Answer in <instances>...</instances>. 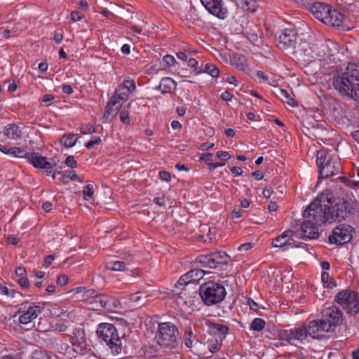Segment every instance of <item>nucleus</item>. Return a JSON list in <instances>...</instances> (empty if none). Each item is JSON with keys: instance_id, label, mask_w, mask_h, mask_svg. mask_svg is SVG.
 <instances>
[{"instance_id": "obj_28", "label": "nucleus", "mask_w": 359, "mask_h": 359, "mask_svg": "<svg viewBox=\"0 0 359 359\" xmlns=\"http://www.w3.org/2000/svg\"><path fill=\"white\" fill-rule=\"evenodd\" d=\"M78 293H83V297L86 301L89 302L90 304L94 303V300L99 294V292L95 290H87L86 287H77L76 288Z\"/></svg>"}, {"instance_id": "obj_14", "label": "nucleus", "mask_w": 359, "mask_h": 359, "mask_svg": "<svg viewBox=\"0 0 359 359\" xmlns=\"http://www.w3.org/2000/svg\"><path fill=\"white\" fill-rule=\"evenodd\" d=\"M297 31L294 27L285 28L281 30L278 36L277 46L281 50H292L295 47Z\"/></svg>"}, {"instance_id": "obj_25", "label": "nucleus", "mask_w": 359, "mask_h": 359, "mask_svg": "<svg viewBox=\"0 0 359 359\" xmlns=\"http://www.w3.org/2000/svg\"><path fill=\"white\" fill-rule=\"evenodd\" d=\"M177 87V83L170 77H163L161 79L159 86L157 89L159 90L163 94L171 93L172 88L175 89Z\"/></svg>"}, {"instance_id": "obj_31", "label": "nucleus", "mask_w": 359, "mask_h": 359, "mask_svg": "<svg viewBox=\"0 0 359 359\" xmlns=\"http://www.w3.org/2000/svg\"><path fill=\"white\" fill-rule=\"evenodd\" d=\"M241 8L246 12L255 13L259 8L256 0H241Z\"/></svg>"}, {"instance_id": "obj_49", "label": "nucleus", "mask_w": 359, "mask_h": 359, "mask_svg": "<svg viewBox=\"0 0 359 359\" xmlns=\"http://www.w3.org/2000/svg\"><path fill=\"white\" fill-rule=\"evenodd\" d=\"M83 17L84 15L79 11H73L70 13V18L73 22L81 20Z\"/></svg>"}, {"instance_id": "obj_41", "label": "nucleus", "mask_w": 359, "mask_h": 359, "mask_svg": "<svg viewBox=\"0 0 359 359\" xmlns=\"http://www.w3.org/2000/svg\"><path fill=\"white\" fill-rule=\"evenodd\" d=\"M0 292L2 294H5L6 296L11 297H15L16 296H22V294L20 292H18L13 289H8L7 287L0 285Z\"/></svg>"}, {"instance_id": "obj_5", "label": "nucleus", "mask_w": 359, "mask_h": 359, "mask_svg": "<svg viewBox=\"0 0 359 359\" xmlns=\"http://www.w3.org/2000/svg\"><path fill=\"white\" fill-rule=\"evenodd\" d=\"M316 164L319 173L318 180L332 177L341 170L340 162L325 150L317 151Z\"/></svg>"}, {"instance_id": "obj_20", "label": "nucleus", "mask_w": 359, "mask_h": 359, "mask_svg": "<svg viewBox=\"0 0 359 359\" xmlns=\"http://www.w3.org/2000/svg\"><path fill=\"white\" fill-rule=\"evenodd\" d=\"M124 98L125 97H116V95H113L105 107L103 118H107L110 115L112 117H115L117 115L118 110L121 109V104L119 103L120 100H123Z\"/></svg>"}, {"instance_id": "obj_45", "label": "nucleus", "mask_w": 359, "mask_h": 359, "mask_svg": "<svg viewBox=\"0 0 359 359\" xmlns=\"http://www.w3.org/2000/svg\"><path fill=\"white\" fill-rule=\"evenodd\" d=\"M15 155H14L15 157L18 158H25L27 160L29 158V155L31 154V152H27L24 148L20 147H15Z\"/></svg>"}, {"instance_id": "obj_39", "label": "nucleus", "mask_w": 359, "mask_h": 359, "mask_svg": "<svg viewBox=\"0 0 359 359\" xmlns=\"http://www.w3.org/2000/svg\"><path fill=\"white\" fill-rule=\"evenodd\" d=\"M32 359H50V356L46 350L36 349L32 353Z\"/></svg>"}, {"instance_id": "obj_15", "label": "nucleus", "mask_w": 359, "mask_h": 359, "mask_svg": "<svg viewBox=\"0 0 359 359\" xmlns=\"http://www.w3.org/2000/svg\"><path fill=\"white\" fill-rule=\"evenodd\" d=\"M309 335L313 339H323L326 337L325 333L332 332L325 321L320 319L313 320L306 325Z\"/></svg>"}, {"instance_id": "obj_38", "label": "nucleus", "mask_w": 359, "mask_h": 359, "mask_svg": "<svg viewBox=\"0 0 359 359\" xmlns=\"http://www.w3.org/2000/svg\"><path fill=\"white\" fill-rule=\"evenodd\" d=\"M222 344V339H218L217 338L211 339L208 344V349L212 353H217L221 348Z\"/></svg>"}, {"instance_id": "obj_33", "label": "nucleus", "mask_w": 359, "mask_h": 359, "mask_svg": "<svg viewBox=\"0 0 359 359\" xmlns=\"http://www.w3.org/2000/svg\"><path fill=\"white\" fill-rule=\"evenodd\" d=\"M278 96L283 99L284 102L287 103L292 107H296L298 104L297 102L285 89H279Z\"/></svg>"}, {"instance_id": "obj_13", "label": "nucleus", "mask_w": 359, "mask_h": 359, "mask_svg": "<svg viewBox=\"0 0 359 359\" xmlns=\"http://www.w3.org/2000/svg\"><path fill=\"white\" fill-rule=\"evenodd\" d=\"M321 318L325 321L327 325L332 332L340 326L344 321L343 314L341 310L336 306H332L325 309L321 312Z\"/></svg>"}, {"instance_id": "obj_36", "label": "nucleus", "mask_w": 359, "mask_h": 359, "mask_svg": "<svg viewBox=\"0 0 359 359\" xmlns=\"http://www.w3.org/2000/svg\"><path fill=\"white\" fill-rule=\"evenodd\" d=\"M123 88L127 90V92L124 93V95L126 97H128V95L136 89L134 80L130 79L128 77L125 79L123 82Z\"/></svg>"}, {"instance_id": "obj_1", "label": "nucleus", "mask_w": 359, "mask_h": 359, "mask_svg": "<svg viewBox=\"0 0 359 359\" xmlns=\"http://www.w3.org/2000/svg\"><path fill=\"white\" fill-rule=\"evenodd\" d=\"M359 212V203L353 196L346 194L334 196L326 189L318 195L303 213L304 222L301 225V238L317 239L318 226L326 222H353Z\"/></svg>"}, {"instance_id": "obj_29", "label": "nucleus", "mask_w": 359, "mask_h": 359, "mask_svg": "<svg viewBox=\"0 0 359 359\" xmlns=\"http://www.w3.org/2000/svg\"><path fill=\"white\" fill-rule=\"evenodd\" d=\"M184 343L187 347L191 348L194 344H197L198 340L194 335L191 327H187L184 334Z\"/></svg>"}, {"instance_id": "obj_47", "label": "nucleus", "mask_w": 359, "mask_h": 359, "mask_svg": "<svg viewBox=\"0 0 359 359\" xmlns=\"http://www.w3.org/2000/svg\"><path fill=\"white\" fill-rule=\"evenodd\" d=\"M74 336L71 337V339H82V338L86 337L85 331L82 328H76L73 332Z\"/></svg>"}, {"instance_id": "obj_64", "label": "nucleus", "mask_w": 359, "mask_h": 359, "mask_svg": "<svg viewBox=\"0 0 359 359\" xmlns=\"http://www.w3.org/2000/svg\"><path fill=\"white\" fill-rule=\"evenodd\" d=\"M273 191L271 187H265L262 191L263 196L266 198H270Z\"/></svg>"}, {"instance_id": "obj_6", "label": "nucleus", "mask_w": 359, "mask_h": 359, "mask_svg": "<svg viewBox=\"0 0 359 359\" xmlns=\"http://www.w3.org/2000/svg\"><path fill=\"white\" fill-rule=\"evenodd\" d=\"M179 335L178 328L175 324L165 322L158 324L156 339L159 346L172 349L177 346Z\"/></svg>"}, {"instance_id": "obj_2", "label": "nucleus", "mask_w": 359, "mask_h": 359, "mask_svg": "<svg viewBox=\"0 0 359 359\" xmlns=\"http://www.w3.org/2000/svg\"><path fill=\"white\" fill-rule=\"evenodd\" d=\"M130 332L128 323L126 320L121 319L116 325L109 323L98 324L96 334L97 338L104 341L113 355L131 353V349L128 346L127 342L129 336L124 332Z\"/></svg>"}, {"instance_id": "obj_4", "label": "nucleus", "mask_w": 359, "mask_h": 359, "mask_svg": "<svg viewBox=\"0 0 359 359\" xmlns=\"http://www.w3.org/2000/svg\"><path fill=\"white\" fill-rule=\"evenodd\" d=\"M198 291L202 302L208 306L222 302L226 296L224 286L214 280H209L201 284Z\"/></svg>"}, {"instance_id": "obj_43", "label": "nucleus", "mask_w": 359, "mask_h": 359, "mask_svg": "<svg viewBox=\"0 0 359 359\" xmlns=\"http://www.w3.org/2000/svg\"><path fill=\"white\" fill-rule=\"evenodd\" d=\"M80 132L82 135L93 134L97 133V128L90 124L83 125L80 128Z\"/></svg>"}, {"instance_id": "obj_48", "label": "nucleus", "mask_w": 359, "mask_h": 359, "mask_svg": "<svg viewBox=\"0 0 359 359\" xmlns=\"http://www.w3.org/2000/svg\"><path fill=\"white\" fill-rule=\"evenodd\" d=\"M65 163L71 168H76L78 166L77 162L73 156H68L65 161Z\"/></svg>"}, {"instance_id": "obj_17", "label": "nucleus", "mask_w": 359, "mask_h": 359, "mask_svg": "<svg viewBox=\"0 0 359 359\" xmlns=\"http://www.w3.org/2000/svg\"><path fill=\"white\" fill-rule=\"evenodd\" d=\"M29 156L27 161L36 168L50 169L55 165V163L48 161L46 157L38 152H31Z\"/></svg>"}, {"instance_id": "obj_12", "label": "nucleus", "mask_w": 359, "mask_h": 359, "mask_svg": "<svg viewBox=\"0 0 359 359\" xmlns=\"http://www.w3.org/2000/svg\"><path fill=\"white\" fill-rule=\"evenodd\" d=\"M325 18L324 24L336 27L341 31H348L352 27L348 25V18L337 9H332V7Z\"/></svg>"}, {"instance_id": "obj_11", "label": "nucleus", "mask_w": 359, "mask_h": 359, "mask_svg": "<svg viewBox=\"0 0 359 359\" xmlns=\"http://www.w3.org/2000/svg\"><path fill=\"white\" fill-rule=\"evenodd\" d=\"M354 229L349 224H343L335 227L332 231V234L328 237L329 242L331 244L343 245L348 243L353 238V231Z\"/></svg>"}, {"instance_id": "obj_35", "label": "nucleus", "mask_w": 359, "mask_h": 359, "mask_svg": "<svg viewBox=\"0 0 359 359\" xmlns=\"http://www.w3.org/2000/svg\"><path fill=\"white\" fill-rule=\"evenodd\" d=\"M126 266V263L121 261L110 262L107 264V269L111 271H125Z\"/></svg>"}, {"instance_id": "obj_53", "label": "nucleus", "mask_w": 359, "mask_h": 359, "mask_svg": "<svg viewBox=\"0 0 359 359\" xmlns=\"http://www.w3.org/2000/svg\"><path fill=\"white\" fill-rule=\"evenodd\" d=\"M69 278L66 275H60L57 278V284L60 286L66 285L68 283Z\"/></svg>"}, {"instance_id": "obj_42", "label": "nucleus", "mask_w": 359, "mask_h": 359, "mask_svg": "<svg viewBox=\"0 0 359 359\" xmlns=\"http://www.w3.org/2000/svg\"><path fill=\"white\" fill-rule=\"evenodd\" d=\"M272 245L274 248H282L283 251L287 250V240H283L279 235L273 240Z\"/></svg>"}, {"instance_id": "obj_52", "label": "nucleus", "mask_w": 359, "mask_h": 359, "mask_svg": "<svg viewBox=\"0 0 359 359\" xmlns=\"http://www.w3.org/2000/svg\"><path fill=\"white\" fill-rule=\"evenodd\" d=\"M163 61L169 67L177 63L175 57L171 55H166L163 57Z\"/></svg>"}, {"instance_id": "obj_63", "label": "nucleus", "mask_w": 359, "mask_h": 359, "mask_svg": "<svg viewBox=\"0 0 359 359\" xmlns=\"http://www.w3.org/2000/svg\"><path fill=\"white\" fill-rule=\"evenodd\" d=\"M55 259V255H50L46 257L45 261H44V266L48 267Z\"/></svg>"}, {"instance_id": "obj_62", "label": "nucleus", "mask_w": 359, "mask_h": 359, "mask_svg": "<svg viewBox=\"0 0 359 359\" xmlns=\"http://www.w3.org/2000/svg\"><path fill=\"white\" fill-rule=\"evenodd\" d=\"M26 273V270L22 266H18L15 269V274L17 277L23 278Z\"/></svg>"}, {"instance_id": "obj_61", "label": "nucleus", "mask_w": 359, "mask_h": 359, "mask_svg": "<svg viewBox=\"0 0 359 359\" xmlns=\"http://www.w3.org/2000/svg\"><path fill=\"white\" fill-rule=\"evenodd\" d=\"M188 65L191 67L194 68V72L196 74V70H199L200 68L197 67L198 61L195 58H190L188 61Z\"/></svg>"}, {"instance_id": "obj_46", "label": "nucleus", "mask_w": 359, "mask_h": 359, "mask_svg": "<svg viewBox=\"0 0 359 359\" xmlns=\"http://www.w3.org/2000/svg\"><path fill=\"white\" fill-rule=\"evenodd\" d=\"M120 120L121 121L124 123V124H127V125H129L130 123V117H129V112L128 110H126L125 108H123L121 111H120Z\"/></svg>"}, {"instance_id": "obj_19", "label": "nucleus", "mask_w": 359, "mask_h": 359, "mask_svg": "<svg viewBox=\"0 0 359 359\" xmlns=\"http://www.w3.org/2000/svg\"><path fill=\"white\" fill-rule=\"evenodd\" d=\"M330 8V5L321 2H315L311 5L309 11L316 18L323 22Z\"/></svg>"}, {"instance_id": "obj_54", "label": "nucleus", "mask_w": 359, "mask_h": 359, "mask_svg": "<svg viewBox=\"0 0 359 359\" xmlns=\"http://www.w3.org/2000/svg\"><path fill=\"white\" fill-rule=\"evenodd\" d=\"M0 151L6 154L13 155V156L15 155V147L8 149L5 145L0 144Z\"/></svg>"}, {"instance_id": "obj_58", "label": "nucleus", "mask_w": 359, "mask_h": 359, "mask_svg": "<svg viewBox=\"0 0 359 359\" xmlns=\"http://www.w3.org/2000/svg\"><path fill=\"white\" fill-rule=\"evenodd\" d=\"M233 97V95L229 91H225L221 95V98L226 102L231 101Z\"/></svg>"}, {"instance_id": "obj_8", "label": "nucleus", "mask_w": 359, "mask_h": 359, "mask_svg": "<svg viewBox=\"0 0 359 359\" xmlns=\"http://www.w3.org/2000/svg\"><path fill=\"white\" fill-rule=\"evenodd\" d=\"M273 336L277 337L281 341H285L291 345L299 346L304 344L307 339L309 332L306 328V324L303 323L299 327H294L290 330H278Z\"/></svg>"}, {"instance_id": "obj_18", "label": "nucleus", "mask_w": 359, "mask_h": 359, "mask_svg": "<svg viewBox=\"0 0 359 359\" xmlns=\"http://www.w3.org/2000/svg\"><path fill=\"white\" fill-rule=\"evenodd\" d=\"M207 325L208 327L209 333L211 335L216 336L218 339H222V341L226 338L230 330L226 325L212 321H208L207 323Z\"/></svg>"}, {"instance_id": "obj_57", "label": "nucleus", "mask_w": 359, "mask_h": 359, "mask_svg": "<svg viewBox=\"0 0 359 359\" xmlns=\"http://www.w3.org/2000/svg\"><path fill=\"white\" fill-rule=\"evenodd\" d=\"M294 232L292 230L288 229L285 231L283 233L280 235V236L283 240H287L286 238H290L293 235Z\"/></svg>"}, {"instance_id": "obj_34", "label": "nucleus", "mask_w": 359, "mask_h": 359, "mask_svg": "<svg viewBox=\"0 0 359 359\" xmlns=\"http://www.w3.org/2000/svg\"><path fill=\"white\" fill-rule=\"evenodd\" d=\"M209 271L202 269H194L187 272L192 282H195L201 279L205 273H209Z\"/></svg>"}, {"instance_id": "obj_55", "label": "nucleus", "mask_w": 359, "mask_h": 359, "mask_svg": "<svg viewBox=\"0 0 359 359\" xmlns=\"http://www.w3.org/2000/svg\"><path fill=\"white\" fill-rule=\"evenodd\" d=\"M6 241L9 245H16L19 242V238L13 235H10L8 236Z\"/></svg>"}, {"instance_id": "obj_40", "label": "nucleus", "mask_w": 359, "mask_h": 359, "mask_svg": "<svg viewBox=\"0 0 359 359\" xmlns=\"http://www.w3.org/2000/svg\"><path fill=\"white\" fill-rule=\"evenodd\" d=\"M192 283L189 274L186 273L185 274L182 275L177 283L175 284V287L178 289H183V287L187 285V284Z\"/></svg>"}, {"instance_id": "obj_3", "label": "nucleus", "mask_w": 359, "mask_h": 359, "mask_svg": "<svg viewBox=\"0 0 359 359\" xmlns=\"http://www.w3.org/2000/svg\"><path fill=\"white\" fill-rule=\"evenodd\" d=\"M332 84L341 95L358 100L356 90L359 88V65L350 64L345 72L337 70L333 76Z\"/></svg>"}, {"instance_id": "obj_7", "label": "nucleus", "mask_w": 359, "mask_h": 359, "mask_svg": "<svg viewBox=\"0 0 359 359\" xmlns=\"http://www.w3.org/2000/svg\"><path fill=\"white\" fill-rule=\"evenodd\" d=\"M231 261V257L225 252L218 251L197 256L194 264L209 269H222Z\"/></svg>"}, {"instance_id": "obj_9", "label": "nucleus", "mask_w": 359, "mask_h": 359, "mask_svg": "<svg viewBox=\"0 0 359 359\" xmlns=\"http://www.w3.org/2000/svg\"><path fill=\"white\" fill-rule=\"evenodd\" d=\"M334 302L339 304L350 316H355L359 312V299L353 291L346 289L340 291L334 297Z\"/></svg>"}, {"instance_id": "obj_24", "label": "nucleus", "mask_w": 359, "mask_h": 359, "mask_svg": "<svg viewBox=\"0 0 359 359\" xmlns=\"http://www.w3.org/2000/svg\"><path fill=\"white\" fill-rule=\"evenodd\" d=\"M72 348L76 353L84 355L88 353L90 350V346L87 344L86 337L82 339H70Z\"/></svg>"}, {"instance_id": "obj_22", "label": "nucleus", "mask_w": 359, "mask_h": 359, "mask_svg": "<svg viewBox=\"0 0 359 359\" xmlns=\"http://www.w3.org/2000/svg\"><path fill=\"white\" fill-rule=\"evenodd\" d=\"M230 63L241 71H245L248 68V60L242 54L233 53L230 57Z\"/></svg>"}, {"instance_id": "obj_30", "label": "nucleus", "mask_w": 359, "mask_h": 359, "mask_svg": "<svg viewBox=\"0 0 359 359\" xmlns=\"http://www.w3.org/2000/svg\"><path fill=\"white\" fill-rule=\"evenodd\" d=\"M76 135L74 133L65 134L60 138V142L66 148L72 147L78 140V137H76Z\"/></svg>"}, {"instance_id": "obj_56", "label": "nucleus", "mask_w": 359, "mask_h": 359, "mask_svg": "<svg viewBox=\"0 0 359 359\" xmlns=\"http://www.w3.org/2000/svg\"><path fill=\"white\" fill-rule=\"evenodd\" d=\"M17 281L22 287L27 288L29 286V280L26 277L20 278Z\"/></svg>"}, {"instance_id": "obj_23", "label": "nucleus", "mask_w": 359, "mask_h": 359, "mask_svg": "<svg viewBox=\"0 0 359 359\" xmlns=\"http://www.w3.org/2000/svg\"><path fill=\"white\" fill-rule=\"evenodd\" d=\"M313 53L320 59H326L332 55L331 49L327 43H319L313 45Z\"/></svg>"}, {"instance_id": "obj_51", "label": "nucleus", "mask_w": 359, "mask_h": 359, "mask_svg": "<svg viewBox=\"0 0 359 359\" xmlns=\"http://www.w3.org/2000/svg\"><path fill=\"white\" fill-rule=\"evenodd\" d=\"M217 157L220 159L221 161H228L231 158V155L228 151H219L216 154Z\"/></svg>"}, {"instance_id": "obj_44", "label": "nucleus", "mask_w": 359, "mask_h": 359, "mask_svg": "<svg viewBox=\"0 0 359 359\" xmlns=\"http://www.w3.org/2000/svg\"><path fill=\"white\" fill-rule=\"evenodd\" d=\"M93 194L94 189L93 184H88L83 187V196L84 199L88 201L90 198L93 197Z\"/></svg>"}, {"instance_id": "obj_21", "label": "nucleus", "mask_w": 359, "mask_h": 359, "mask_svg": "<svg viewBox=\"0 0 359 359\" xmlns=\"http://www.w3.org/2000/svg\"><path fill=\"white\" fill-rule=\"evenodd\" d=\"M94 303L99 304L100 308L111 309L116 308L120 304L119 301L114 297L105 294L99 293L94 300Z\"/></svg>"}, {"instance_id": "obj_59", "label": "nucleus", "mask_w": 359, "mask_h": 359, "mask_svg": "<svg viewBox=\"0 0 359 359\" xmlns=\"http://www.w3.org/2000/svg\"><path fill=\"white\" fill-rule=\"evenodd\" d=\"M252 248V244L251 243H246L241 245L238 247V250L241 252H246L250 250Z\"/></svg>"}, {"instance_id": "obj_50", "label": "nucleus", "mask_w": 359, "mask_h": 359, "mask_svg": "<svg viewBox=\"0 0 359 359\" xmlns=\"http://www.w3.org/2000/svg\"><path fill=\"white\" fill-rule=\"evenodd\" d=\"M159 178L165 182H169L171 181V174L165 170H161L158 173Z\"/></svg>"}, {"instance_id": "obj_10", "label": "nucleus", "mask_w": 359, "mask_h": 359, "mask_svg": "<svg viewBox=\"0 0 359 359\" xmlns=\"http://www.w3.org/2000/svg\"><path fill=\"white\" fill-rule=\"evenodd\" d=\"M25 302L21 304L18 313L21 314L19 316V322L21 324H27L36 319L44 309L45 303H39L38 305H27Z\"/></svg>"}, {"instance_id": "obj_60", "label": "nucleus", "mask_w": 359, "mask_h": 359, "mask_svg": "<svg viewBox=\"0 0 359 359\" xmlns=\"http://www.w3.org/2000/svg\"><path fill=\"white\" fill-rule=\"evenodd\" d=\"M243 212H245V211L241 209L234 208L231 212V217L233 219L240 218L242 216Z\"/></svg>"}, {"instance_id": "obj_27", "label": "nucleus", "mask_w": 359, "mask_h": 359, "mask_svg": "<svg viewBox=\"0 0 359 359\" xmlns=\"http://www.w3.org/2000/svg\"><path fill=\"white\" fill-rule=\"evenodd\" d=\"M21 130L20 127L15 124L11 123L6 127L5 135L9 139H17L21 136Z\"/></svg>"}, {"instance_id": "obj_16", "label": "nucleus", "mask_w": 359, "mask_h": 359, "mask_svg": "<svg viewBox=\"0 0 359 359\" xmlns=\"http://www.w3.org/2000/svg\"><path fill=\"white\" fill-rule=\"evenodd\" d=\"M206 10L212 15L221 20L228 16V9L224 6L222 0H201Z\"/></svg>"}, {"instance_id": "obj_26", "label": "nucleus", "mask_w": 359, "mask_h": 359, "mask_svg": "<svg viewBox=\"0 0 359 359\" xmlns=\"http://www.w3.org/2000/svg\"><path fill=\"white\" fill-rule=\"evenodd\" d=\"M57 175H60V177L59 178V180L64 183L67 184V181H65V178H69L72 181H79L80 182H82L83 181L80 180L79 177L77 175V174L75 172V171L73 170H66L64 172L62 171H57L53 173L52 177L53 179H55Z\"/></svg>"}, {"instance_id": "obj_37", "label": "nucleus", "mask_w": 359, "mask_h": 359, "mask_svg": "<svg viewBox=\"0 0 359 359\" xmlns=\"http://www.w3.org/2000/svg\"><path fill=\"white\" fill-rule=\"evenodd\" d=\"M266 325V322L264 320L256 318H255L250 325V329L253 331H261L262 330Z\"/></svg>"}, {"instance_id": "obj_32", "label": "nucleus", "mask_w": 359, "mask_h": 359, "mask_svg": "<svg viewBox=\"0 0 359 359\" xmlns=\"http://www.w3.org/2000/svg\"><path fill=\"white\" fill-rule=\"evenodd\" d=\"M204 72L209 74L212 77H218L219 75V69L212 63H207L204 69L201 67L199 70H196V74Z\"/></svg>"}]
</instances>
